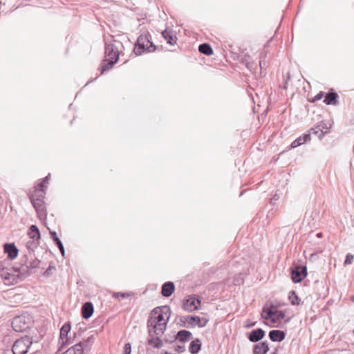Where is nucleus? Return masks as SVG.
<instances>
[{
	"label": "nucleus",
	"mask_w": 354,
	"mask_h": 354,
	"mask_svg": "<svg viewBox=\"0 0 354 354\" xmlns=\"http://www.w3.org/2000/svg\"><path fill=\"white\" fill-rule=\"evenodd\" d=\"M171 315L167 306L156 307L150 313L147 328L149 335H163Z\"/></svg>",
	"instance_id": "f257e3e1"
},
{
	"label": "nucleus",
	"mask_w": 354,
	"mask_h": 354,
	"mask_svg": "<svg viewBox=\"0 0 354 354\" xmlns=\"http://www.w3.org/2000/svg\"><path fill=\"white\" fill-rule=\"evenodd\" d=\"M120 45L121 43L115 40L106 44L105 57L107 63L102 66V73L109 71L118 61L119 57L118 48Z\"/></svg>",
	"instance_id": "f03ea898"
},
{
	"label": "nucleus",
	"mask_w": 354,
	"mask_h": 354,
	"mask_svg": "<svg viewBox=\"0 0 354 354\" xmlns=\"http://www.w3.org/2000/svg\"><path fill=\"white\" fill-rule=\"evenodd\" d=\"M155 49L156 46L149 40V35L147 32L141 34L134 44V54L136 55H141L145 52L151 53L154 51Z\"/></svg>",
	"instance_id": "7ed1b4c3"
},
{
	"label": "nucleus",
	"mask_w": 354,
	"mask_h": 354,
	"mask_svg": "<svg viewBox=\"0 0 354 354\" xmlns=\"http://www.w3.org/2000/svg\"><path fill=\"white\" fill-rule=\"evenodd\" d=\"M32 344V339L25 336L15 341L12 346V352L14 354H26Z\"/></svg>",
	"instance_id": "20e7f679"
},
{
	"label": "nucleus",
	"mask_w": 354,
	"mask_h": 354,
	"mask_svg": "<svg viewBox=\"0 0 354 354\" xmlns=\"http://www.w3.org/2000/svg\"><path fill=\"white\" fill-rule=\"evenodd\" d=\"M44 195L45 192L44 189L35 188L34 194L30 196L31 203L38 213L43 212L44 211V203L43 201Z\"/></svg>",
	"instance_id": "39448f33"
},
{
	"label": "nucleus",
	"mask_w": 354,
	"mask_h": 354,
	"mask_svg": "<svg viewBox=\"0 0 354 354\" xmlns=\"http://www.w3.org/2000/svg\"><path fill=\"white\" fill-rule=\"evenodd\" d=\"M26 317L24 316L15 317L12 322L13 329L17 332L25 331L29 328V325L26 322Z\"/></svg>",
	"instance_id": "423d86ee"
},
{
	"label": "nucleus",
	"mask_w": 354,
	"mask_h": 354,
	"mask_svg": "<svg viewBox=\"0 0 354 354\" xmlns=\"http://www.w3.org/2000/svg\"><path fill=\"white\" fill-rule=\"evenodd\" d=\"M186 322L190 325H197L198 327H204L206 326L208 320L206 318H201L197 316H186L181 319V321Z\"/></svg>",
	"instance_id": "0eeeda50"
},
{
	"label": "nucleus",
	"mask_w": 354,
	"mask_h": 354,
	"mask_svg": "<svg viewBox=\"0 0 354 354\" xmlns=\"http://www.w3.org/2000/svg\"><path fill=\"white\" fill-rule=\"evenodd\" d=\"M307 274L306 268L297 266L292 270L291 277L294 282H300Z\"/></svg>",
	"instance_id": "6e6552de"
},
{
	"label": "nucleus",
	"mask_w": 354,
	"mask_h": 354,
	"mask_svg": "<svg viewBox=\"0 0 354 354\" xmlns=\"http://www.w3.org/2000/svg\"><path fill=\"white\" fill-rule=\"evenodd\" d=\"M200 303L201 302L198 299H196L195 297H190L183 303V308L186 311L192 312L198 309Z\"/></svg>",
	"instance_id": "1a4fd4ad"
},
{
	"label": "nucleus",
	"mask_w": 354,
	"mask_h": 354,
	"mask_svg": "<svg viewBox=\"0 0 354 354\" xmlns=\"http://www.w3.org/2000/svg\"><path fill=\"white\" fill-rule=\"evenodd\" d=\"M71 330V325L69 324H65L60 330L59 335V343L62 345L71 344L72 342L68 338V334Z\"/></svg>",
	"instance_id": "9d476101"
},
{
	"label": "nucleus",
	"mask_w": 354,
	"mask_h": 354,
	"mask_svg": "<svg viewBox=\"0 0 354 354\" xmlns=\"http://www.w3.org/2000/svg\"><path fill=\"white\" fill-rule=\"evenodd\" d=\"M5 253L8 254V257L12 260L18 255V249L14 243H6L3 245Z\"/></svg>",
	"instance_id": "9b49d317"
},
{
	"label": "nucleus",
	"mask_w": 354,
	"mask_h": 354,
	"mask_svg": "<svg viewBox=\"0 0 354 354\" xmlns=\"http://www.w3.org/2000/svg\"><path fill=\"white\" fill-rule=\"evenodd\" d=\"M162 335H149V339H148V344L151 346V347L159 348L162 346L163 343L162 341Z\"/></svg>",
	"instance_id": "f8f14e48"
},
{
	"label": "nucleus",
	"mask_w": 354,
	"mask_h": 354,
	"mask_svg": "<svg viewBox=\"0 0 354 354\" xmlns=\"http://www.w3.org/2000/svg\"><path fill=\"white\" fill-rule=\"evenodd\" d=\"M93 313V306L90 302L85 303L82 308V317L85 319H88Z\"/></svg>",
	"instance_id": "ddd939ff"
},
{
	"label": "nucleus",
	"mask_w": 354,
	"mask_h": 354,
	"mask_svg": "<svg viewBox=\"0 0 354 354\" xmlns=\"http://www.w3.org/2000/svg\"><path fill=\"white\" fill-rule=\"evenodd\" d=\"M174 284L173 282L168 281L162 285V294L165 297H169L172 295L174 291Z\"/></svg>",
	"instance_id": "4468645a"
},
{
	"label": "nucleus",
	"mask_w": 354,
	"mask_h": 354,
	"mask_svg": "<svg viewBox=\"0 0 354 354\" xmlns=\"http://www.w3.org/2000/svg\"><path fill=\"white\" fill-rule=\"evenodd\" d=\"M269 337L273 342H281L285 338V333L279 330H272L269 333Z\"/></svg>",
	"instance_id": "2eb2a0df"
},
{
	"label": "nucleus",
	"mask_w": 354,
	"mask_h": 354,
	"mask_svg": "<svg viewBox=\"0 0 354 354\" xmlns=\"http://www.w3.org/2000/svg\"><path fill=\"white\" fill-rule=\"evenodd\" d=\"M264 335V331L261 328L254 330L250 333L249 335V339L252 342H256L261 339Z\"/></svg>",
	"instance_id": "dca6fc26"
},
{
	"label": "nucleus",
	"mask_w": 354,
	"mask_h": 354,
	"mask_svg": "<svg viewBox=\"0 0 354 354\" xmlns=\"http://www.w3.org/2000/svg\"><path fill=\"white\" fill-rule=\"evenodd\" d=\"M269 350L268 344L266 342H261L254 347V354H266Z\"/></svg>",
	"instance_id": "f3484780"
},
{
	"label": "nucleus",
	"mask_w": 354,
	"mask_h": 354,
	"mask_svg": "<svg viewBox=\"0 0 354 354\" xmlns=\"http://www.w3.org/2000/svg\"><path fill=\"white\" fill-rule=\"evenodd\" d=\"M94 343V337L93 336L88 337L86 340L79 342L84 348V352L87 354L91 349Z\"/></svg>",
	"instance_id": "a211bd4d"
},
{
	"label": "nucleus",
	"mask_w": 354,
	"mask_h": 354,
	"mask_svg": "<svg viewBox=\"0 0 354 354\" xmlns=\"http://www.w3.org/2000/svg\"><path fill=\"white\" fill-rule=\"evenodd\" d=\"M28 234L32 240L38 241L39 239H40L39 230L38 227L35 225H32L30 227Z\"/></svg>",
	"instance_id": "6ab92c4d"
},
{
	"label": "nucleus",
	"mask_w": 354,
	"mask_h": 354,
	"mask_svg": "<svg viewBox=\"0 0 354 354\" xmlns=\"http://www.w3.org/2000/svg\"><path fill=\"white\" fill-rule=\"evenodd\" d=\"M162 37L167 40V43L174 45L176 44V37L171 30H165L162 32Z\"/></svg>",
	"instance_id": "aec40b11"
},
{
	"label": "nucleus",
	"mask_w": 354,
	"mask_h": 354,
	"mask_svg": "<svg viewBox=\"0 0 354 354\" xmlns=\"http://www.w3.org/2000/svg\"><path fill=\"white\" fill-rule=\"evenodd\" d=\"M65 354H86L80 344L77 343L69 348Z\"/></svg>",
	"instance_id": "412c9836"
},
{
	"label": "nucleus",
	"mask_w": 354,
	"mask_h": 354,
	"mask_svg": "<svg viewBox=\"0 0 354 354\" xmlns=\"http://www.w3.org/2000/svg\"><path fill=\"white\" fill-rule=\"evenodd\" d=\"M0 275L3 279L5 282L6 281L13 283L15 280V277L11 274L10 273L8 272L7 271H5L4 269L2 268V265L0 264Z\"/></svg>",
	"instance_id": "4be33fe9"
},
{
	"label": "nucleus",
	"mask_w": 354,
	"mask_h": 354,
	"mask_svg": "<svg viewBox=\"0 0 354 354\" xmlns=\"http://www.w3.org/2000/svg\"><path fill=\"white\" fill-rule=\"evenodd\" d=\"M310 138L309 134H305L303 136H300L292 142L291 147L292 148L297 147L298 146L305 143L308 140H310Z\"/></svg>",
	"instance_id": "5701e85b"
},
{
	"label": "nucleus",
	"mask_w": 354,
	"mask_h": 354,
	"mask_svg": "<svg viewBox=\"0 0 354 354\" xmlns=\"http://www.w3.org/2000/svg\"><path fill=\"white\" fill-rule=\"evenodd\" d=\"M201 348V343L198 339H196L190 344L189 351L192 354H196L199 352Z\"/></svg>",
	"instance_id": "b1692460"
},
{
	"label": "nucleus",
	"mask_w": 354,
	"mask_h": 354,
	"mask_svg": "<svg viewBox=\"0 0 354 354\" xmlns=\"http://www.w3.org/2000/svg\"><path fill=\"white\" fill-rule=\"evenodd\" d=\"M285 317V313L283 311L273 310L271 322L273 324L279 323Z\"/></svg>",
	"instance_id": "393cba45"
},
{
	"label": "nucleus",
	"mask_w": 354,
	"mask_h": 354,
	"mask_svg": "<svg viewBox=\"0 0 354 354\" xmlns=\"http://www.w3.org/2000/svg\"><path fill=\"white\" fill-rule=\"evenodd\" d=\"M192 333L189 331L182 330L178 333V338L182 342H186L190 339Z\"/></svg>",
	"instance_id": "a878e982"
},
{
	"label": "nucleus",
	"mask_w": 354,
	"mask_h": 354,
	"mask_svg": "<svg viewBox=\"0 0 354 354\" xmlns=\"http://www.w3.org/2000/svg\"><path fill=\"white\" fill-rule=\"evenodd\" d=\"M199 51L206 55H210L213 53V50L210 45L208 44H201L198 47Z\"/></svg>",
	"instance_id": "bb28decb"
},
{
	"label": "nucleus",
	"mask_w": 354,
	"mask_h": 354,
	"mask_svg": "<svg viewBox=\"0 0 354 354\" xmlns=\"http://www.w3.org/2000/svg\"><path fill=\"white\" fill-rule=\"evenodd\" d=\"M328 128L326 124L322 122L319 123L315 129H313V133L315 134H318L319 131L321 132V135H324L327 133Z\"/></svg>",
	"instance_id": "cd10ccee"
},
{
	"label": "nucleus",
	"mask_w": 354,
	"mask_h": 354,
	"mask_svg": "<svg viewBox=\"0 0 354 354\" xmlns=\"http://www.w3.org/2000/svg\"><path fill=\"white\" fill-rule=\"evenodd\" d=\"M288 299L292 305H299L300 299L296 295L295 291H290L288 295Z\"/></svg>",
	"instance_id": "c85d7f7f"
},
{
	"label": "nucleus",
	"mask_w": 354,
	"mask_h": 354,
	"mask_svg": "<svg viewBox=\"0 0 354 354\" xmlns=\"http://www.w3.org/2000/svg\"><path fill=\"white\" fill-rule=\"evenodd\" d=\"M337 95L335 93H328L326 97H325V99L324 100V102L326 104H333V102H335L336 97H337Z\"/></svg>",
	"instance_id": "c756f323"
},
{
	"label": "nucleus",
	"mask_w": 354,
	"mask_h": 354,
	"mask_svg": "<svg viewBox=\"0 0 354 354\" xmlns=\"http://www.w3.org/2000/svg\"><path fill=\"white\" fill-rule=\"evenodd\" d=\"M273 315V310L272 309H266L265 308L263 310L261 313V317L265 320H272V316Z\"/></svg>",
	"instance_id": "7c9ffc66"
},
{
	"label": "nucleus",
	"mask_w": 354,
	"mask_h": 354,
	"mask_svg": "<svg viewBox=\"0 0 354 354\" xmlns=\"http://www.w3.org/2000/svg\"><path fill=\"white\" fill-rule=\"evenodd\" d=\"M37 245H38V243L36 241H34V240L28 241L26 243V248L28 249V250L30 252H31L34 251V250L37 248Z\"/></svg>",
	"instance_id": "2f4dec72"
},
{
	"label": "nucleus",
	"mask_w": 354,
	"mask_h": 354,
	"mask_svg": "<svg viewBox=\"0 0 354 354\" xmlns=\"http://www.w3.org/2000/svg\"><path fill=\"white\" fill-rule=\"evenodd\" d=\"M353 259H354V257L353 254H349V253L347 254L345 261H344V266L352 264V263L353 261Z\"/></svg>",
	"instance_id": "473e14b6"
},
{
	"label": "nucleus",
	"mask_w": 354,
	"mask_h": 354,
	"mask_svg": "<svg viewBox=\"0 0 354 354\" xmlns=\"http://www.w3.org/2000/svg\"><path fill=\"white\" fill-rule=\"evenodd\" d=\"M131 345L130 343H127L122 351V354H131Z\"/></svg>",
	"instance_id": "72a5a7b5"
},
{
	"label": "nucleus",
	"mask_w": 354,
	"mask_h": 354,
	"mask_svg": "<svg viewBox=\"0 0 354 354\" xmlns=\"http://www.w3.org/2000/svg\"><path fill=\"white\" fill-rule=\"evenodd\" d=\"M129 296V294L127 293H122V292H115L113 295V297L117 299H119L120 297L126 298Z\"/></svg>",
	"instance_id": "f704fd0d"
},
{
	"label": "nucleus",
	"mask_w": 354,
	"mask_h": 354,
	"mask_svg": "<svg viewBox=\"0 0 354 354\" xmlns=\"http://www.w3.org/2000/svg\"><path fill=\"white\" fill-rule=\"evenodd\" d=\"M49 176H50V174L48 176H47L43 180V182L40 184H39L36 188H39V189H43V187H44V184L45 183H48V178H49Z\"/></svg>",
	"instance_id": "c9c22d12"
},
{
	"label": "nucleus",
	"mask_w": 354,
	"mask_h": 354,
	"mask_svg": "<svg viewBox=\"0 0 354 354\" xmlns=\"http://www.w3.org/2000/svg\"><path fill=\"white\" fill-rule=\"evenodd\" d=\"M57 246H58L62 256H64V248L62 243H59Z\"/></svg>",
	"instance_id": "e433bc0d"
},
{
	"label": "nucleus",
	"mask_w": 354,
	"mask_h": 354,
	"mask_svg": "<svg viewBox=\"0 0 354 354\" xmlns=\"http://www.w3.org/2000/svg\"><path fill=\"white\" fill-rule=\"evenodd\" d=\"M324 93L323 92H320L319 93H318L315 97V99L314 100H321L323 97H324Z\"/></svg>",
	"instance_id": "4c0bfd02"
},
{
	"label": "nucleus",
	"mask_w": 354,
	"mask_h": 354,
	"mask_svg": "<svg viewBox=\"0 0 354 354\" xmlns=\"http://www.w3.org/2000/svg\"><path fill=\"white\" fill-rule=\"evenodd\" d=\"M50 234L51 238H52L53 240L55 239V238L57 237V234H56V232H52V231H50Z\"/></svg>",
	"instance_id": "58836bf2"
},
{
	"label": "nucleus",
	"mask_w": 354,
	"mask_h": 354,
	"mask_svg": "<svg viewBox=\"0 0 354 354\" xmlns=\"http://www.w3.org/2000/svg\"><path fill=\"white\" fill-rule=\"evenodd\" d=\"M259 66L261 67V69L262 70L263 68L266 66V62L264 61L261 60L259 62Z\"/></svg>",
	"instance_id": "ea45409f"
},
{
	"label": "nucleus",
	"mask_w": 354,
	"mask_h": 354,
	"mask_svg": "<svg viewBox=\"0 0 354 354\" xmlns=\"http://www.w3.org/2000/svg\"><path fill=\"white\" fill-rule=\"evenodd\" d=\"M53 241H55V243L57 245H58L59 243H62L58 237L55 238V239Z\"/></svg>",
	"instance_id": "a19ab883"
},
{
	"label": "nucleus",
	"mask_w": 354,
	"mask_h": 354,
	"mask_svg": "<svg viewBox=\"0 0 354 354\" xmlns=\"http://www.w3.org/2000/svg\"><path fill=\"white\" fill-rule=\"evenodd\" d=\"M317 236L318 237H321V236H322V234H321V233H318V234H317Z\"/></svg>",
	"instance_id": "79ce46f5"
},
{
	"label": "nucleus",
	"mask_w": 354,
	"mask_h": 354,
	"mask_svg": "<svg viewBox=\"0 0 354 354\" xmlns=\"http://www.w3.org/2000/svg\"><path fill=\"white\" fill-rule=\"evenodd\" d=\"M165 354H171V353H169L168 352H165Z\"/></svg>",
	"instance_id": "37998d69"
}]
</instances>
